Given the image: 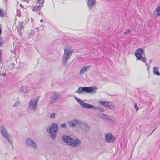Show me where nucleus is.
Listing matches in <instances>:
<instances>
[{
  "instance_id": "1",
  "label": "nucleus",
  "mask_w": 160,
  "mask_h": 160,
  "mask_svg": "<svg viewBox=\"0 0 160 160\" xmlns=\"http://www.w3.org/2000/svg\"><path fill=\"white\" fill-rule=\"evenodd\" d=\"M62 139L64 142L67 143L68 145L73 147L76 146L78 145V144H80L81 143L80 140H76L77 141H75L68 136H63L62 137Z\"/></svg>"
},
{
  "instance_id": "2",
  "label": "nucleus",
  "mask_w": 160,
  "mask_h": 160,
  "mask_svg": "<svg viewBox=\"0 0 160 160\" xmlns=\"http://www.w3.org/2000/svg\"><path fill=\"white\" fill-rule=\"evenodd\" d=\"M58 127L56 123H53L50 126L49 132L50 133V137L53 139L55 138L56 135L58 132Z\"/></svg>"
},
{
  "instance_id": "3",
  "label": "nucleus",
  "mask_w": 160,
  "mask_h": 160,
  "mask_svg": "<svg viewBox=\"0 0 160 160\" xmlns=\"http://www.w3.org/2000/svg\"><path fill=\"white\" fill-rule=\"evenodd\" d=\"M143 53V49L142 48H139L135 51V55L137 58V60H140L145 62L146 61V59L145 58L142 56Z\"/></svg>"
},
{
  "instance_id": "4",
  "label": "nucleus",
  "mask_w": 160,
  "mask_h": 160,
  "mask_svg": "<svg viewBox=\"0 0 160 160\" xmlns=\"http://www.w3.org/2000/svg\"><path fill=\"white\" fill-rule=\"evenodd\" d=\"M74 98L80 105L83 108H93L94 109H96V108L93 105L84 102L76 97H75Z\"/></svg>"
},
{
  "instance_id": "5",
  "label": "nucleus",
  "mask_w": 160,
  "mask_h": 160,
  "mask_svg": "<svg viewBox=\"0 0 160 160\" xmlns=\"http://www.w3.org/2000/svg\"><path fill=\"white\" fill-rule=\"evenodd\" d=\"M40 98V97L38 96L35 100H30L29 107L32 110H35L36 109L38 101Z\"/></svg>"
},
{
  "instance_id": "6",
  "label": "nucleus",
  "mask_w": 160,
  "mask_h": 160,
  "mask_svg": "<svg viewBox=\"0 0 160 160\" xmlns=\"http://www.w3.org/2000/svg\"><path fill=\"white\" fill-rule=\"evenodd\" d=\"M60 97V95L58 92H54L53 95L51 97V100L50 101V104H52L58 101Z\"/></svg>"
},
{
  "instance_id": "7",
  "label": "nucleus",
  "mask_w": 160,
  "mask_h": 160,
  "mask_svg": "<svg viewBox=\"0 0 160 160\" xmlns=\"http://www.w3.org/2000/svg\"><path fill=\"white\" fill-rule=\"evenodd\" d=\"M115 138L111 134L108 133L106 134L105 136V141L108 142L112 143L114 142Z\"/></svg>"
},
{
  "instance_id": "8",
  "label": "nucleus",
  "mask_w": 160,
  "mask_h": 160,
  "mask_svg": "<svg viewBox=\"0 0 160 160\" xmlns=\"http://www.w3.org/2000/svg\"><path fill=\"white\" fill-rule=\"evenodd\" d=\"M99 103L100 105L107 107L108 108L111 109L112 108H114L113 106H112L111 103L110 102H107L103 101H100L99 102Z\"/></svg>"
},
{
  "instance_id": "9",
  "label": "nucleus",
  "mask_w": 160,
  "mask_h": 160,
  "mask_svg": "<svg viewBox=\"0 0 160 160\" xmlns=\"http://www.w3.org/2000/svg\"><path fill=\"white\" fill-rule=\"evenodd\" d=\"M26 144L29 146L33 147L35 149L37 148V146L34 141L29 138H28L26 141Z\"/></svg>"
},
{
  "instance_id": "10",
  "label": "nucleus",
  "mask_w": 160,
  "mask_h": 160,
  "mask_svg": "<svg viewBox=\"0 0 160 160\" xmlns=\"http://www.w3.org/2000/svg\"><path fill=\"white\" fill-rule=\"evenodd\" d=\"M70 54L67 53L66 52H64V53L62 56V62L64 65L66 64L67 60L69 58Z\"/></svg>"
},
{
  "instance_id": "11",
  "label": "nucleus",
  "mask_w": 160,
  "mask_h": 160,
  "mask_svg": "<svg viewBox=\"0 0 160 160\" xmlns=\"http://www.w3.org/2000/svg\"><path fill=\"white\" fill-rule=\"evenodd\" d=\"M1 132L2 135L8 140H9V137L7 131L5 128H3L1 130Z\"/></svg>"
},
{
  "instance_id": "12",
  "label": "nucleus",
  "mask_w": 160,
  "mask_h": 160,
  "mask_svg": "<svg viewBox=\"0 0 160 160\" xmlns=\"http://www.w3.org/2000/svg\"><path fill=\"white\" fill-rule=\"evenodd\" d=\"M94 88L92 87H82V91L87 93L92 92Z\"/></svg>"
},
{
  "instance_id": "13",
  "label": "nucleus",
  "mask_w": 160,
  "mask_h": 160,
  "mask_svg": "<svg viewBox=\"0 0 160 160\" xmlns=\"http://www.w3.org/2000/svg\"><path fill=\"white\" fill-rule=\"evenodd\" d=\"M95 0H88L87 5L89 9H92V8L93 6L95 4Z\"/></svg>"
},
{
  "instance_id": "14",
  "label": "nucleus",
  "mask_w": 160,
  "mask_h": 160,
  "mask_svg": "<svg viewBox=\"0 0 160 160\" xmlns=\"http://www.w3.org/2000/svg\"><path fill=\"white\" fill-rule=\"evenodd\" d=\"M80 125L83 131H88L89 130V127L87 124L85 123H82L80 124Z\"/></svg>"
},
{
  "instance_id": "15",
  "label": "nucleus",
  "mask_w": 160,
  "mask_h": 160,
  "mask_svg": "<svg viewBox=\"0 0 160 160\" xmlns=\"http://www.w3.org/2000/svg\"><path fill=\"white\" fill-rule=\"evenodd\" d=\"M90 66H87L84 67L82 68L80 72V74L83 75L85 72H86L87 69L89 68Z\"/></svg>"
},
{
  "instance_id": "16",
  "label": "nucleus",
  "mask_w": 160,
  "mask_h": 160,
  "mask_svg": "<svg viewBox=\"0 0 160 160\" xmlns=\"http://www.w3.org/2000/svg\"><path fill=\"white\" fill-rule=\"evenodd\" d=\"M64 52L65 51L67 53L68 52V53L70 54V55H71L72 50L70 46H68L66 48L64 49Z\"/></svg>"
},
{
  "instance_id": "17",
  "label": "nucleus",
  "mask_w": 160,
  "mask_h": 160,
  "mask_svg": "<svg viewBox=\"0 0 160 160\" xmlns=\"http://www.w3.org/2000/svg\"><path fill=\"white\" fill-rule=\"evenodd\" d=\"M153 72L157 75L160 76V73L158 70V68L154 67L153 68Z\"/></svg>"
},
{
  "instance_id": "18",
  "label": "nucleus",
  "mask_w": 160,
  "mask_h": 160,
  "mask_svg": "<svg viewBox=\"0 0 160 160\" xmlns=\"http://www.w3.org/2000/svg\"><path fill=\"white\" fill-rule=\"evenodd\" d=\"M7 13L3 10L0 8V17L3 18L7 15Z\"/></svg>"
},
{
  "instance_id": "19",
  "label": "nucleus",
  "mask_w": 160,
  "mask_h": 160,
  "mask_svg": "<svg viewBox=\"0 0 160 160\" xmlns=\"http://www.w3.org/2000/svg\"><path fill=\"white\" fill-rule=\"evenodd\" d=\"M101 117L102 118H106L108 119H110L111 118V116H107L105 114H102L101 115Z\"/></svg>"
},
{
  "instance_id": "20",
  "label": "nucleus",
  "mask_w": 160,
  "mask_h": 160,
  "mask_svg": "<svg viewBox=\"0 0 160 160\" xmlns=\"http://www.w3.org/2000/svg\"><path fill=\"white\" fill-rule=\"evenodd\" d=\"M82 87H80L76 91V92L78 93L79 94H80L82 93Z\"/></svg>"
},
{
  "instance_id": "21",
  "label": "nucleus",
  "mask_w": 160,
  "mask_h": 160,
  "mask_svg": "<svg viewBox=\"0 0 160 160\" xmlns=\"http://www.w3.org/2000/svg\"><path fill=\"white\" fill-rule=\"evenodd\" d=\"M41 7L40 5H38L34 8L33 11H40L41 9Z\"/></svg>"
},
{
  "instance_id": "22",
  "label": "nucleus",
  "mask_w": 160,
  "mask_h": 160,
  "mask_svg": "<svg viewBox=\"0 0 160 160\" xmlns=\"http://www.w3.org/2000/svg\"><path fill=\"white\" fill-rule=\"evenodd\" d=\"M68 124L69 126L71 127H74L75 126V123L72 121H69L68 122Z\"/></svg>"
},
{
  "instance_id": "23",
  "label": "nucleus",
  "mask_w": 160,
  "mask_h": 160,
  "mask_svg": "<svg viewBox=\"0 0 160 160\" xmlns=\"http://www.w3.org/2000/svg\"><path fill=\"white\" fill-rule=\"evenodd\" d=\"M15 64L14 63H11L9 65V67L10 68V69L11 70L13 69L14 68Z\"/></svg>"
},
{
  "instance_id": "24",
  "label": "nucleus",
  "mask_w": 160,
  "mask_h": 160,
  "mask_svg": "<svg viewBox=\"0 0 160 160\" xmlns=\"http://www.w3.org/2000/svg\"><path fill=\"white\" fill-rule=\"evenodd\" d=\"M134 107L135 109L136 110V111H137L139 110V108L136 102L134 103Z\"/></svg>"
},
{
  "instance_id": "25",
  "label": "nucleus",
  "mask_w": 160,
  "mask_h": 160,
  "mask_svg": "<svg viewBox=\"0 0 160 160\" xmlns=\"http://www.w3.org/2000/svg\"><path fill=\"white\" fill-rule=\"evenodd\" d=\"M44 2V0H38L37 2L39 4H42Z\"/></svg>"
},
{
  "instance_id": "26",
  "label": "nucleus",
  "mask_w": 160,
  "mask_h": 160,
  "mask_svg": "<svg viewBox=\"0 0 160 160\" xmlns=\"http://www.w3.org/2000/svg\"><path fill=\"white\" fill-rule=\"evenodd\" d=\"M145 65L147 67V70L149 71V69H150V63L149 64H148V63H145Z\"/></svg>"
},
{
  "instance_id": "27",
  "label": "nucleus",
  "mask_w": 160,
  "mask_h": 160,
  "mask_svg": "<svg viewBox=\"0 0 160 160\" xmlns=\"http://www.w3.org/2000/svg\"><path fill=\"white\" fill-rule=\"evenodd\" d=\"M3 42L2 40V37L0 36V46H2V45L3 44Z\"/></svg>"
},
{
  "instance_id": "28",
  "label": "nucleus",
  "mask_w": 160,
  "mask_h": 160,
  "mask_svg": "<svg viewBox=\"0 0 160 160\" xmlns=\"http://www.w3.org/2000/svg\"><path fill=\"white\" fill-rule=\"evenodd\" d=\"M55 113H53L52 114L50 117L51 118H55Z\"/></svg>"
},
{
  "instance_id": "29",
  "label": "nucleus",
  "mask_w": 160,
  "mask_h": 160,
  "mask_svg": "<svg viewBox=\"0 0 160 160\" xmlns=\"http://www.w3.org/2000/svg\"><path fill=\"white\" fill-rule=\"evenodd\" d=\"M130 32V29L127 30L125 32H124V34L125 35H127Z\"/></svg>"
},
{
  "instance_id": "30",
  "label": "nucleus",
  "mask_w": 160,
  "mask_h": 160,
  "mask_svg": "<svg viewBox=\"0 0 160 160\" xmlns=\"http://www.w3.org/2000/svg\"><path fill=\"white\" fill-rule=\"evenodd\" d=\"M61 126L62 127V128H65L66 127H67V125L65 124V123H64V124H62L61 125Z\"/></svg>"
},
{
  "instance_id": "31",
  "label": "nucleus",
  "mask_w": 160,
  "mask_h": 160,
  "mask_svg": "<svg viewBox=\"0 0 160 160\" xmlns=\"http://www.w3.org/2000/svg\"><path fill=\"white\" fill-rule=\"evenodd\" d=\"M2 50H0V62L1 61V60H2Z\"/></svg>"
},
{
  "instance_id": "32",
  "label": "nucleus",
  "mask_w": 160,
  "mask_h": 160,
  "mask_svg": "<svg viewBox=\"0 0 160 160\" xmlns=\"http://www.w3.org/2000/svg\"><path fill=\"white\" fill-rule=\"evenodd\" d=\"M5 74H6V73L5 72H3L2 73V76H4L5 75Z\"/></svg>"
},
{
  "instance_id": "33",
  "label": "nucleus",
  "mask_w": 160,
  "mask_h": 160,
  "mask_svg": "<svg viewBox=\"0 0 160 160\" xmlns=\"http://www.w3.org/2000/svg\"><path fill=\"white\" fill-rule=\"evenodd\" d=\"M149 61H150V63H151V61H150V60H149Z\"/></svg>"
},
{
  "instance_id": "34",
  "label": "nucleus",
  "mask_w": 160,
  "mask_h": 160,
  "mask_svg": "<svg viewBox=\"0 0 160 160\" xmlns=\"http://www.w3.org/2000/svg\"><path fill=\"white\" fill-rule=\"evenodd\" d=\"M149 61H150V63H151V61H150V60H149Z\"/></svg>"
}]
</instances>
